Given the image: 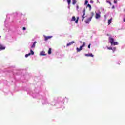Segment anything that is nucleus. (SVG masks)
I'll return each instance as SVG.
<instances>
[{
    "instance_id": "nucleus-15",
    "label": "nucleus",
    "mask_w": 125,
    "mask_h": 125,
    "mask_svg": "<svg viewBox=\"0 0 125 125\" xmlns=\"http://www.w3.org/2000/svg\"><path fill=\"white\" fill-rule=\"evenodd\" d=\"M111 23H112V19H110L109 20H108V25H110V24H111Z\"/></svg>"
},
{
    "instance_id": "nucleus-26",
    "label": "nucleus",
    "mask_w": 125,
    "mask_h": 125,
    "mask_svg": "<svg viewBox=\"0 0 125 125\" xmlns=\"http://www.w3.org/2000/svg\"><path fill=\"white\" fill-rule=\"evenodd\" d=\"M112 8V9H114V8H115V6H113Z\"/></svg>"
},
{
    "instance_id": "nucleus-17",
    "label": "nucleus",
    "mask_w": 125,
    "mask_h": 125,
    "mask_svg": "<svg viewBox=\"0 0 125 125\" xmlns=\"http://www.w3.org/2000/svg\"><path fill=\"white\" fill-rule=\"evenodd\" d=\"M87 7H89L90 10L91 9V5L90 4H88L87 5Z\"/></svg>"
},
{
    "instance_id": "nucleus-1",
    "label": "nucleus",
    "mask_w": 125,
    "mask_h": 125,
    "mask_svg": "<svg viewBox=\"0 0 125 125\" xmlns=\"http://www.w3.org/2000/svg\"><path fill=\"white\" fill-rule=\"evenodd\" d=\"M114 38L109 37V42L111 43V45H118V42H114Z\"/></svg>"
},
{
    "instance_id": "nucleus-4",
    "label": "nucleus",
    "mask_w": 125,
    "mask_h": 125,
    "mask_svg": "<svg viewBox=\"0 0 125 125\" xmlns=\"http://www.w3.org/2000/svg\"><path fill=\"white\" fill-rule=\"evenodd\" d=\"M73 21H75V23L78 24V22H79V17H78L77 19H76V17L75 16H73L70 21V22H73Z\"/></svg>"
},
{
    "instance_id": "nucleus-8",
    "label": "nucleus",
    "mask_w": 125,
    "mask_h": 125,
    "mask_svg": "<svg viewBox=\"0 0 125 125\" xmlns=\"http://www.w3.org/2000/svg\"><path fill=\"white\" fill-rule=\"evenodd\" d=\"M85 56H87L88 57H93V56H94L92 53H90V54H85Z\"/></svg>"
},
{
    "instance_id": "nucleus-25",
    "label": "nucleus",
    "mask_w": 125,
    "mask_h": 125,
    "mask_svg": "<svg viewBox=\"0 0 125 125\" xmlns=\"http://www.w3.org/2000/svg\"><path fill=\"white\" fill-rule=\"evenodd\" d=\"M123 21H124V22H125V18H124V19H123Z\"/></svg>"
},
{
    "instance_id": "nucleus-9",
    "label": "nucleus",
    "mask_w": 125,
    "mask_h": 125,
    "mask_svg": "<svg viewBox=\"0 0 125 125\" xmlns=\"http://www.w3.org/2000/svg\"><path fill=\"white\" fill-rule=\"evenodd\" d=\"M100 17H101V16L100 15V14L96 13V16H95V18L96 19H98V18H100Z\"/></svg>"
},
{
    "instance_id": "nucleus-16",
    "label": "nucleus",
    "mask_w": 125,
    "mask_h": 125,
    "mask_svg": "<svg viewBox=\"0 0 125 125\" xmlns=\"http://www.w3.org/2000/svg\"><path fill=\"white\" fill-rule=\"evenodd\" d=\"M30 52H31V55H34L35 54V53L34 52V51H33V50L32 49H30Z\"/></svg>"
},
{
    "instance_id": "nucleus-22",
    "label": "nucleus",
    "mask_w": 125,
    "mask_h": 125,
    "mask_svg": "<svg viewBox=\"0 0 125 125\" xmlns=\"http://www.w3.org/2000/svg\"><path fill=\"white\" fill-rule=\"evenodd\" d=\"M90 45H91V44H89L88 45V48H90Z\"/></svg>"
},
{
    "instance_id": "nucleus-19",
    "label": "nucleus",
    "mask_w": 125,
    "mask_h": 125,
    "mask_svg": "<svg viewBox=\"0 0 125 125\" xmlns=\"http://www.w3.org/2000/svg\"><path fill=\"white\" fill-rule=\"evenodd\" d=\"M68 5H70L71 3V0H67Z\"/></svg>"
},
{
    "instance_id": "nucleus-24",
    "label": "nucleus",
    "mask_w": 125,
    "mask_h": 125,
    "mask_svg": "<svg viewBox=\"0 0 125 125\" xmlns=\"http://www.w3.org/2000/svg\"><path fill=\"white\" fill-rule=\"evenodd\" d=\"M22 29L23 31H25V30H26V27H23Z\"/></svg>"
},
{
    "instance_id": "nucleus-27",
    "label": "nucleus",
    "mask_w": 125,
    "mask_h": 125,
    "mask_svg": "<svg viewBox=\"0 0 125 125\" xmlns=\"http://www.w3.org/2000/svg\"><path fill=\"white\" fill-rule=\"evenodd\" d=\"M107 36H109V34H107Z\"/></svg>"
},
{
    "instance_id": "nucleus-5",
    "label": "nucleus",
    "mask_w": 125,
    "mask_h": 125,
    "mask_svg": "<svg viewBox=\"0 0 125 125\" xmlns=\"http://www.w3.org/2000/svg\"><path fill=\"white\" fill-rule=\"evenodd\" d=\"M85 8H84L83 10V14L82 16V21H83L84 18H85Z\"/></svg>"
},
{
    "instance_id": "nucleus-12",
    "label": "nucleus",
    "mask_w": 125,
    "mask_h": 125,
    "mask_svg": "<svg viewBox=\"0 0 125 125\" xmlns=\"http://www.w3.org/2000/svg\"><path fill=\"white\" fill-rule=\"evenodd\" d=\"M36 43H37V42H34L33 43V45L31 46V48H34L36 46Z\"/></svg>"
},
{
    "instance_id": "nucleus-7",
    "label": "nucleus",
    "mask_w": 125,
    "mask_h": 125,
    "mask_svg": "<svg viewBox=\"0 0 125 125\" xmlns=\"http://www.w3.org/2000/svg\"><path fill=\"white\" fill-rule=\"evenodd\" d=\"M5 49V47L0 44V51Z\"/></svg>"
},
{
    "instance_id": "nucleus-23",
    "label": "nucleus",
    "mask_w": 125,
    "mask_h": 125,
    "mask_svg": "<svg viewBox=\"0 0 125 125\" xmlns=\"http://www.w3.org/2000/svg\"><path fill=\"white\" fill-rule=\"evenodd\" d=\"M117 2H118L117 0H114V3H117Z\"/></svg>"
},
{
    "instance_id": "nucleus-21",
    "label": "nucleus",
    "mask_w": 125,
    "mask_h": 125,
    "mask_svg": "<svg viewBox=\"0 0 125 125\" xmlns=\"http://www.w3.org/2000/svg\"><path fill=\"white\" fill-rule=\"evenodd\" d=\"M87 3H88V1L87 0H85V5L87 4Z\"/></svg>"
},
{
    "instance_id": "nucleus-6",
    "label": "nucleus",
    "mask_w": 125,
    "mask_h": 125,
    "mask_svg": "<svg viewBox=\"0 0 125 125\" xmlns=\"http://www.w3.org/2000/svg\"><path fill=\"white\" fill-rule=\"evenodd\" d=\"M44 40L45 41H47L48 40H49V39H51L52 38V36H44Z\"/></svg>"
},
{
    "instance_id": "nucleus-10",
    "label": "nucleus",
    "mask_w": 125,
    "mask_h": 125,
    "mask_svg": "<svg viewBox=\"0 0 125 125\" xmlns=\"http://www.w3.org/2000/svg\"><path fill=\"white\" fill-rule=\"evenodd\" d=\"M73 43H75V41H72L71 42L67 43L66 46H70V45H72V44H73Z\"/></svg>"
},
{
    "instance_id": "nucleus-11",
    "label": "nucleus",
    "mask_w": 125,
    "mask_h": 125,
    "mask_svg": "<svg viewBox=\"0 0 125 125\" xmlns=\"http://www.w3.org/2000/svg\"><path fill=\"white\" fill-rule=\"evenodd\" d=\"M40 55H41L42 56H45V55H46V54H45V52L42 51L40 53Z\"/></svg>"
},
{
    "instance_id": "nucleus-20",
    "label": "nucleus",
    "mask_w": 125,
    "mask_h": 125,
    "mask_svg": "<svg viewBox=\"0 0 125 125\" xmlns=\"http://www.w3.org/2000/svg\"><path fill=\"white\" fill-rule=\"evenodd\" d=\"M107 49H109V50H113V48L112 47H108Z\"/></svg>"
},
{
    "instance_id": "nucleus-3",
    "label": "nucleus",
    "mask_w": 125,
    "mask_h": 125,
    "mask_svg": "<svg viewBox=\"0 0 125 125\" xmlns=\"http://www.w3.org/2000/svg\"><path fill=\"white\" fill-rule=\"evenodd\" d=\"M84 46H85V42H83V45L80 46V48H76L77 52H80L81 50H83V47H84Z\"/></svg>"
},
{
    "instance_id": "nucleus-13",
    "label": "nucleus",
    "mask_w": 125,
    "mask_h": 125,
    "mask_svg": "<svg viewBox=\"0 0 125 125\" xmlns=\"http://www.w3.org/2000/svg\"><path fill=\"white\" fill-rule=\"evenodd\" d=\"M51 50H52V49L51 48H50L48 51V54H49V55L51 54Z\"/></svg>"
},
{
    "instance_id": "nucleus-18",
    "label": "nucleus",
    "mask_w": 125,
    "mask_h": 125,
    "mask_svg": "<svg viewBox=\"0 0 125 125\" xmlns=\"http://www.w3.org/2000/svg\"><path fill=\"white\" fill-rule=\"evenodd\" d=\"M30 55H31V53L26 54L25 55V57L27 58V57H28V56H30Z\"/></svg>"
},
{
    "instance_id": "nucleus-2",
    "label": "nucleus",
    "mask_w": 125,
    "mask_h": 125,
    "mask_svg": "<svg viewBox=\"0 0 125 125\" xmlns=\"http://www.w3.org/2000/svg\"><path fill=\"white\" fill-rule=\"evenodd\" d=\"M91 16L90 18H88L87 20L85 21V22L86 24H88L90 21H91V19H92V18L94 16V13L93 12L91 13Z\"/></svg>"
},
{
    "instance_id": "nucleus-14",
    "label": "nucleus",
    "mask_w": 125,
    "mask_h": 125,
    "mask_svg": "<svg viewBox=\"0 0 125 125\" xmlns=\"http://www.w3.org/2000/svg\"><path fill=\"white\" fill-rule=\"evenodd\" d=\"M76 3H77V1L76 0H72V4H73V5H75V4H76Z\"/></svg>"
}]
</instances>
